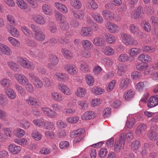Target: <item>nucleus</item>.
<instances>
[{
  "label": "nucleus",
  "mask_w": 158,
  "mask_h": 158,
  "mask_svg": "<svg viewBox=\"0 0 158 158\" xmlns=\"http://www.w3.org/2000/svg\"><path fill=\"white\" fill-rule=\"evenodd\" d=\"M125 135L124 134L122 133L120 135V138L115 140L114 150L116 152H119L122 149H123L125 143Z\"/></svg>",
  "instance_id": "nucleus-1"
},
{
  "label": "nucleus",
  "mask_w": 158,
  "mask_h": 158,
  "mask_svg": "<svg viewBox=\"0 0 158 158\" xmlns=\"http://www.w3.org/2000/svg\"><path fill=\"white\" fill-rule=\"evenodd\" d=\"M122 38V40L124 44L126 46L131 45L133 44L136 45L138 42L130 35L123 33L121 34Z\"/></svg>",
  "instance_id": "nucleus-2"
},
{
  "label": "nucleus",
  "mask_w": 158,
  "mask_h": 158,
  "mask_svg": "<svg viewBox=\"0 0 158 158\" xmlns=\"http://www.w3.org/2000/svg\"><path fill=\"white\" fill-rule=\"evenodd\" d=\"M84 131L82 129H78L76 131H72L71 133V136L75 138L73 140V142L77 143L80 141L83 138L82 134Z\"/></svg>",
  "instance_id": "nucleus-3"
},
{
  "label": "nucleus",
  "mask_w": 158,
  "mask_h": 158,
  "mask_svg": "<svg viewBox=\"0 0 158 158\" xmlns=\"http://www.w3.org/2000/svg\"><path fill=\"white\" fill-rule=\"evenodd\" d=\"M18 62L21 66L25 68L33 69L34 68L32 63L24 58H20L18 60Z\"/></svg>",
  "instance_id": "nucleus-4"
},
{
  "label": "nucleus",
  "mask_w": 158,
  "mask_h": 158,
  "mask_svg": "<svg viewBox=\"0 0 158 158\" xmlns=\"http://www.w3.org/2000/svg\"><path fill=\"white\" fill-rule=\"evenodd\" d=\"M41 110L45 115L50 118H56L57 116L56 112L49 108L42 107Z\"/></svg>",
  "instance_id": "nucleus-5"
},
{
  "label": "nucleus",
  "mask_w": 158,
  "mask_h": 158,
  "mask_svg": "<svg viewBox=\"0 0 158 158\" xmlns=\"http://www.w3.org/2000/svg\"><path fill=\"white\" fill-rule=\"evenodd\" d=\"M136 68L137 70L140 71H144V74L148 75L149 74L150 71V68L148 67V64H143L141 63H138L136 65Z\"/></svg>",
  "instance_id": "nucleus-6"
},
{
  "label": "nucleus",
  "mask_w": 158,
  "mask_h": 158,
  "mask_svg": "<svg viewBox=\"0 0 158 158\" xmlns=\"http://www.w3.org/2000/svg\"><path fill=\"white\" fill-rule=\"evenodd\" d=\"M64 69L69 74L72 75L77 74L78 72L77 69L74 64H67L65 65Z\"/></svg>",
  "instance_id": "nucleus-7"
},
{
  "label": "nucleus",
  "mask_w": 158,
  "mask_h": 158,
  "mask_svg": "<svg viewBox=\"0 0 158 158\" xmlns=\"http://www.w3.org/2000/svg\"><path fill=\"white\" fill-rule=\"evenodd\" d=\"M106 27L108 31L112 33H115L118 32L120 28L115 23L109 22L107 23Z\"/></svg>",
  "instance_id": "nucleus-8"
},
{
  "label": "nucleus",
  "mask_w": 158,
  "mask_h": 158,
  "mask_svg": "<svg viewBox=\"0 0 158 158\" xmlns=\"http://www.w3.org/2000/svg\"><path fill=\"white\" fill-rule=\"evenodd\" d=\"M147 136L149 139L152 141H155L158 139V135L156 133V130L152 127H150L147 133Z\"/></svg>",
  "instance_id": "nucleus-9"
},
{
  "label": "nucleus",
  "mask_w": 158,
  "mask_h": 158,
  "mask_svg": "<svg viewBox=\"0 0 158 158\" xmlns=\"http://www.w3.org/2000/svg\"><path fill=\"white\" fill-rule=\"evenodd\" d=\"M32 19L36 23L41 25L45 24L46 20L42 16L37 14H34L32 16Z\"/></svg>",
  "instance_id": "nucleus-10"
},
{
  "label": "nucleus",
  "mask_w": 158,
  "mask_h": 158,
  "mask_svg": "<svg viewBox=\"0 0 158 158\" xmlns=\"http://www.w3.org/2000/svg\"><path fill=\"white\" fill-rule=\"evenodd\" d=\"M141 52L140 49L135 48H131L128 51V54L131 57L129 60L132 61L135 59V57Z\"/></svg>",
  "instance_id": "nucleus-11"
},
{
  "label": "nucleus",
  "mask_w": 158,
  "mask_h": 158,
  "mask_svg": "<svg viewBox=\"0 0 158 158\" xmlns=\"http://www.w3.org/2000/svg\"><path fill=\"white\" fill-rule=\"evenodd\" d=\"M80 34L82 36L89 37L93 34L91 29L89 27H83L80 31Z\"/></svg>",
  "instance_id": "nucleus-12"
},
{
  "label": "nucleus",
  "mask_w": 158,
  "mask_h": 158,
  "mask_svg": "<svg viewBox=\"0 0 158 158\" xmlns=\"http://www.w3.org/2000/svg\"><path fill=\"white\" fill-rule=\"evenodd\" d=\"M54 77L61 82H65L68 80V77L65 73L57 72L54 74Z\"/></svg>",
  "instance_id": "nucleus-13"
},
{
  "label": "nucleus",
  "mask_w": 158,
  "mask_h": 158,
  "mask_svg": "<svg viewBox=\"0 0 158 158\" xmlns=\"http://www.w3.org/2000/svg\"><path fill=\"white\" fill-rule=\"evenodd\" d=\"M102 15L104 18L106 20L113 21L115 19V15L109 11L104 10L102 11Z\"/></svg>",
  "instance_id": "nucleus-14"
},
{
  "label": "nucleus",
  "mask_w": 158,
  "mask_h": 158,
  "mask_svg": "<svg viewBox=\"0 0 158 158\" xmlns=\"http://www.w3.org/2000/svg\"><path fill=\"white\" fill-rule=\"evenodd\" d=\"M58 87L59 89L65 94L68 95L71 94V92L70 89L64 84L60 83L58 84Z\"/></svg>",
  "instance_id": "nucleus-15"
},
{
  "label": "nucleus",
  "mask_w": 158,
  "mask_h": 158,
  "mask_svg": "<svg viewBox=\"0 0 158 158\" xmlns=\"http://www.w3.org/2000/svg\"><path fill=\"white\" fill-rule=\"evenodd\" d=\"M26 102L28 105L31 106L35 105L40 106L41 104L40 102L38 99L32 96L29 97L26 100Z\"/></svg>",
  "instance_id": "nucleus-16"
},
{
  "label": "nucleus",
  "mask_w": 158,
  "mask_h": 158,
  "mask_svg": "<svg viewBox=\"0 0 158 158\" xmlns=\"http://www.w3.org/2000/svg\"><path fill=\"white\" fill-rule=\"evenodd\" d=\"M158 104V95L151 97L148 102V107L152 108Z\"/></svg>",
  "instance_id": "nucleus-17"
},
{
  "label": "nucleus",
  "mask_w": 158,
  "mask_h": 158,
  "mask_svg": "<svg viewBox=\"0 0 158 158\" xmlns=\"http://www.w3.org/2000/svg\"><path fill=\"white\" fill-rule=\"evenodd\" d=\"M154 147V145L152 144L145 143H144L142 148V151L141 152V154L143 156H146L148 153L151 149H152Z\"/></svg>",
  "instance_id": "nucleus-18"
},
{
  "label": "nucleus",
  "mask_w": 158,
  "mask_h": 158,
  "mask_svg": "<svg viewBox=\"0 0 158 158\" xmlns=\"http://www.w3.org/2000/svg\"><path fill=\"white\" fill-rule=\"evenodd\" d=\"M96 116V114L94 112L87 111L81 116V118L83 120H88L94 118Z\"/></svg>",
  "instance_id": "nucleus-19"
},
{
  "label": "nucleus",
  "mask_w": 158,
  "mask_h": 158,
  "mask_svg": "<svg viewBox=\"0 0 158 158\" xmlns=\"http://www.w3.org/2000/svg\"><path fill=\"white\" fill-rule=\"evenodd\" d=\"M14 77L16 81L21 84H23L28 80L24 75L21 73H16Z\"/></svg>",
  "instance_id": "nucleus-20"
},
{
  "label": "nucleus",
  "mask_w": 158,
  "mask_h": 158,
  "mask_svg": "<svg viewBox=\"0 0 158 158\" xmlns=\"http://www.w3.org/2000/svg\"><path fill=\"white\" fill-rule=\"evenodd\" d=\"M130 82V80L127 78L122 79L119 84V88L121 89H126L128 88Z\"/></svg>",
  "instance_id": "nucleus-21"
},
{
  "label": "nucleus",
  "mask_w": 158,
  "mask_h": 158,
  "mask_svg": "<svg viewBox=\"0 0 158 158\" xmlns=\"http://www.w3.org/2000/svg\"><path fill=\"white\" fill-rule=\"evenodd\" d=\"M87 91L86 89L84 88L79 87H77L75 94L77 97L83 98L84 97L86 94Z\"/></svg>",
  "instance_id": "nucleus-22"
},
{
  "label": "nucleus",
  "mask_w": 158,
  "mask_h": 158,
  "mask_svg": "<svg viewBox=\"0 0 158 158\" xmlns=\"http://www.w3.org/2000/svg\"><path fill=\"white\" fill-rule=\"evenodd\" d=\"M92 42L95 45L97 46H102L105 44V40L101 37H96L93 40Z\"/></svg>",
  "instance_id": "nucleus-23"
},
{
  "label": "nucleus",
  "mask_w": 158,
  "mask_h": 158,
  "mask_svg": "<svg viewBox=\"0 0 158 158\" xmlns=\"http://www.w3.org/2000/svg\"><path fill=\"white\" fill-rule=\"evenodd\" d=\"M7 65L10 69L15 72H18L20 70L19 65L14 61H10L8 62Z\"/></svg>",
  "instance_id": "nucleus-24"
},
{
  "label": "nucleus",
  "mask_w": 158,
  "mask_h": 158,
  "mask_svg": "<svg viewBox=\"0 0 158 158\" xmlns=\"http://www.w3.org/2000/svg\"><path fill=\"white\" fill-rule=\"evenodd\" d=\"M33 37L35 40L38 41H42L45 39V36L44 33L41 31H39L32 35Z\"/></svg>",
  "instance_id": "nucleus-25"
},
{
  "label": "nucleus",
  "mask_w": 158,
  "mask_h": 158,
  "mask_svg": "<svg viewBox=\"0 0 158 158\" xmlns=\"http://www.w3.org/2000/svg\"><path fill=\"white\" fill-rule=\"evenodd\" d=\"M8 148L11 152L15 154H18L21 150V148L19 146L13 144L10 145L8 146Z\"/></svg>",
  "instance_id": "nucleus-26"
},
{
  "label": "nucleus",
  "mask_w": 158,
  "mask_h": 158,
  "mask_svg": "<svg viewBox=\"0 0 158 158\" xmlns=\"http://www.w3.org/2000/svg\"><path fill=\"white\" fill-rule=\"evenodd\" d=\"M10 28L8 29V31L11 35L15 37L19 38L20 36L19 31L15 27L10 25Z\"/></svg>",
  "instance_id": "nucleus-27"
},
{
  "label": "nucleus",
  "mask_w": 158,
  "mask_h": 158,
  "mask_svg": "<svg viewBox=\"0 0 158 158\" xmlns=\"http://www.w3.org/2000/svg\"><path fill=\"white\" fill-rule=\"evenodd\" d=\"M52 98L57 102H61L63 100L62 94L57 92H52L51 93Z\"/></svg>",
  "instance_id": "nucleus-28"
},
{
  "label": "nucleus",
  "mask_w": 158,
  "mask_h": 158,
  "mask_svg": "<svg viewBox=\"0 0 158 158\" xmlns=\"http://www.w3.org/2000/svg\"><path fill=\"white\" fill-rule=\"evenodd\" d=\"M135 94V91L133 90L128 89L124 93V97L125 100L129 101L134 97Z\"/></svg>",
  "instance_id": "nucleus-29"
},
{
  "label": "nucleus",
  "mask_w": 158,
  "mask_h": 158,
  "mask_svg": "<svg viewBox=\"0 0 158 158\" xmlns=\"http://www.w3.org/2000/svg\"><path fill=\"white\" fill-rule=\"evenodd\" d=\"M142 9V8L141 6H139L134 12L131 15L132 17L137 19L143 16V13Z\"/></svg>",
  "instance_id": "nucleus-30"
},
{
  "label": "nucleus",
  "mask_w": 158,
  "mask_h": 158,
  "mask_svg": "<svg viewBox=\"0 0 158 158\" xmlns=\"http://www.w3.org/2000/svg\"><path fill=\"white\" fill-rule=\"evenodd\" d=\"M81 44L83 48L86 50H90L93 46L91 42L86 40H83L81 42Z\"/></svg>",
  "instance_id": "nucleus-31"
},
{
  "label": "nucleus",
  "mask_w": 158,
  "mask_h": 158,
  "mask_svg": "<svg viewBox=\"0 0 158 158\" xmlns=\"http://www.w3.org/2000/svg\"><path fill=\"white\" fill-rule=\"evenodd\" d=\"M55 6L60 11L64 13H66L68 11L67 7L64 5L58 2L55 3Z\"/></svg>",
  "instance_id": "nucleus-32"
},
{
  "label": "nucleus",
  "mask_w": 158,
  "mask_h": 158,
  "mask_svg": "<svg viewBox=\"0 0 158 158\" xmlns=\"http://www.w3.org/2000/svg\"><path fill=\"white\" fill-rule=\"evenodd\" d=\"M5 93L8 98L10 99H14L16 97V93L13 89L11 88H9L6 89Z\"/></svg>",
  "instance_id": "nucleus-33"
},
{
  "label": "nucleus",
  "mask_w": 158,
  "mask_h": 158,
  "mask_svg": "<svg viewBox=\"0 0 158 158\" xmlns=\"http://www.w3.org/2000/svg\"><path fill=\"white\" fill-rule=\"evenodd\" d=\"M148 85V82L147 81L140 82L136 84L135 88L138 91H141L143 90L144 88L147 86Z\"/></svg>",
  "instance_id": "nucleus-34"
},
{
  "label": "nucleus",
  "mask_w": 158,
  "mask_h": 158,
  "mask_svg": "<svg viewBox=\"0 0 158 158\" xmlns=\"http://www.w3.org/2000/svg\"><path fill=\"white\" fill-rule=\"evenodd\" d=\"M73 15L75 19L82 20L85 16V14L81 10H77L73 12Z\"/></svg>",
  "instance_id": "nucleus-35"
},
{
  "label": "nucleus",
  "mask_w": 158,
  "mask_h": 158,
  "mask_svg": "<svg viewBox=\"0 0 158 158\" xmlns=\"http://www.w3.org/2000/svg\"><path fill=\"white\" fill-rule=\"evenodd\" d=\"M33 123L35 126L42 128L45 124V120L42 118L36 119L33 121Z\"/></svg>",
  "instance_id": "nucleus-36"
},
{
  "label": "nucleus",
  "mask_w": 158,
  "mask_h": 158,
  "mask_svg": "<svg viewBox=\"0 0 158 158\" xmlns=\"http://www.w3.org/2000/svg\"><path fill=\"white\" fill-rule=\"evenodd\" d=\"M18 121L20 126L24 129H27L30 126V123L26 120L20 119Z\"/></svg>",
  "instance_id": "nucleus-37"
},
{
  "label": "nucleus",
  "mask_w": 158,
  "mask_h": 158,
  "mask_svg": "<svg viewBox=\"0 0 158 158\" xmlns=\"http://www.w3.org/2000/svg\"><path fill=\"white\" fill-rule=\"evenodd\" d=\"M127 69L126 65L124 64H121L118 67L117 74L118 76H121L124 74Z\"/></svg>",
  "instance_id": "nucleus-38"
},
{
  "label": "nucleus",
  "mask_w": 158,
  "mask_h": 158,
  "mask_svg": "<svg viewBox=\"0 0 158 158\" xmlns=\"http://www.w3.org/2000/svg\"><path fill=\"white\" fill-rule=\"evenodd\" d=\"M80 68L81 71L84 73H88L90 72V69L88 64L85 62L81 64Z\"/></svg>",
  "instance_id": "nucleus-39"
},
{
  "label": "nucleus",
  "mask_w": 158,
  "mask_h": 158,
  "mask_svg": "<svg viewBox=\"0 0 158 158\" xmlns=\"http://www.w3.org/2000/svg\"><path fill=\"white\" fill-rule=\"evenodd\" d=\"M92 17L94 20L98 23L102 24L104 22L103 18L99 14L94 13L92 15Z\"/></svg>",
  "instance_id": "nucleus-40"
},
{
  "label": "nucleus",
  "mask_w": 158,
  "mask_h": 158,
  "mask_svg": "<svg viewBox=\"0 0 158 158\" xmlns=\"http://www.w3.org/2000/svg\"><path fill=\"white\" fill-rule=\"evenodd\" d=\"M116 40V37L114 35L111 34L107 35L105 36L106 41L110 44H114Z\"/></svg>",
  "instance_id": "nucleus-41"
},
{
  "label": "nucleus",
  "mask_w": 158,
  "mask_h": 158,
  "mask_svg": "<svg viewBox=\"0 0 158 158\" xmlns=\"http://www.w3.org/2000/svg\"><path fill=\"white\" fill-rule=\"evenodd\" d=\"M11 81L8 78H2L0 81V83L3 87H10L11 86Z\"/></svg>",
  "instance_id": "nucleus-42"
},
{
  "label": "nucleus",
  "mask_w": 158,
  "mask_h": 158,
  "mask_svg": "<svg viewBox=\"0 0 158 158\" xmlns=\"http://www.w3.org/2000/svg\"><path fill=\"white\" fill-rule=\"evenodd\" d=\"M55 16L58 23H60L64 21V17L58 11H56L55 12Z\"/></svg>",
  "instance_id": "nucleus-43"
},
{
  "label": "nucleus",
  "mask_w": 158,
  "mask_h": 158,
  "mask_svg": "<svg viewBox=\"0 0 158 158\" xmlns=\"http://www.w3.org/2000/svg\"><path fill=\"white\" fill-rule=\"evenodd\" d=\"M16 2L18 6L22 10H25L28 7L27 4L24 0H17Z\"/></svg>",
  "instance_id": "nucleus-44"
},
{
  "label": "nucleus",
  "mask_w": 158,
  "mask_h": 158,
  "mask_svg": "<svg viewBox=\"0 0 158 158\" xmlns=\"http://www.w3.org/2000/svg\"><path fill=\"white\" fill-rule=\"evenodd\" d=\"M71 6L76 9H79L81 6L82 4L80 0H70Z\"/></svg>",
  "instance_id": "nucleus-45"
},
{
  "label": "nucleus",
  "mask_w": 158,
  "mask_h": 158,
  "mask_svg": "<svg viewBox=\"0 0 158 158\" xmlns=\"http://www.w3.org/2000/svg\"><path fill=\"white\" fill-rule=\"evenodd\" d=\"M8 103V100L4 94H0V106H5L7 105Z\"/></svg>",
  "instance_id": "nucleus-46"
},
{
  "label": "nucleus",
  "mask_w": 158,
  "mask_h": 158,
  "mask_svg": "<svg viewBox=\"0 0 158 158\" xmlns=\"http://www.w3.org/2000/svg\"><path fill=\"white\" fill-rule=\"evenodd\" d=\"M103 52L107 55H112L114 53V51L112 48L109 46H106L103 49Z\"/></svg>",
  "instance_id": "nucleus-47"
},
{
  "label": "nucleus",
  "mask_w": 158,
  "mask_h": 158,
  "mask_svg": "<svg viewBox=\"0 0 158 158\" xmlns=\"http://www.w3.org/2000/svg\"><path fill=\"white\" fill-rule=\"evenodd\" d=\"M42 9L43 12L45 14L49 15L52 13L50 6L47 4H44L42 6Z\"/></svg>",
  "instance_id": "nucleus-48"
},
{
  "label": "nucleus",
  "mask_w": 158,
  "mask_h": 158,
  "mask_svg": "<svg viewBox=\"0 0 158 158\" xmlns=\"http://www.w3.org/2000/svg\"><path fill=\"white\" fill-rule=\"evenodd\" d=\"M32 82L34 85L37 88H41L43 86L42 81L38 77Z\"/></svg>",
  "instance_id": "nucleus-49"
},
{
  "label": "nucleus",
  "mask_w": 158,
  "mask_h": 158,
  "mask_svg": "<svg viewBox=\"0 0 158 158\" xmlns=\"http://www.w3.org/2000/svg\"><path fill=\"white\" fill-rule=\"evenodd\" d=\"M23 84L25 85V88L27 91L31 93H32L33 92V87L32 85L29 82L28 79Z\"/></svg>",
  "instance_id": "nucleus-50"
},
{
  "label": "nucleus",
  "mask_w": 158,
  "mask_h": 158,
  "mask_svg": "<svg viewBox=\"0 0 158 158\" xmlns=\"http://www.w3.org/2000/svg\"><path fill=\"white\" fill-rule=\"evenodd\" d=\"M140 142L138 140L133 141L131 144V149L134 151L137 150L140 147Z\"/></svg>",
  "instance_id": "nucleus-51"
},
{
  "label": "nucleus",
  "mask_w": 158,
  "mask_h": 158,
  "mask_svg": "<svg viewBox=\"0 0 158 158\" xmlns=\"http://www.w3.org/2000/svg\"><path fill=\"white\" fill-rule=\"evenodd\" d=\"M51 107L55 111L61 112L63 109L62 106L59 103H53L52 104Z\"/></svg>",
  "instance_id": "nucleus-52"
},
{
  "label": "nucleus",
  "mask_w": 158,
  "mask_h": 158,
  "mask_svg": "<svg viewBox=\"0 0 158 158\" xmlns=\"http://www.w3.org/2000/svg\"><path fill=\"white\" fill-rule=\"evenodd\" d=\"M8 40L10 44L15 47H18L20 45L19 41L13 37H9L8 38Z\"/></svg>",
  "instance_id": "nucleus-53"
},
{
  "label": "nucleus",
  "mask_w": 158,
  "mask_h": 158,
  "mask_svg": "<svg viewBox=\"0 0 158 158\" xmlns=\"http://www.w3.org/2000/svg\"><path fill=\"white\" fill-rule=\"evenodd\" d=\"M85 79L89 85L92 86L94 84V81L93 77L90 74H86L85 76Z\"/></svg>",
  "instance_id": "nucleus-54"
},
{
  "label": "nucleus",
  "mask_w": 158,
  "mask_h": 158,
  "mask_svg": "<svg viewBox=\"0 0 158 158\" xmlns=\"http://www.w3.org/2000/svg\"><path fill=\"white\" fill-rule=\"evenodd\" d=\"M21 31L27 36L32 37V35L31 32L25 26H22L20 28Z\"/></svg>",
  "instance_id": "nucleus-55"
},
{
  "label": "nucleus",
  "mask_w": 158,
  "mask_h": 158,
  "mask_svg": "<svg viewBox=\"0 0 158 158\" xmlns=\"http://www.w3.org/2000/svg\"><path fill=\"white\" fill-rule=\"evenodd\" d=\"M87 6L89 8H92L94 10L96 9L98 7L97 3L93 0H89L87 3Z\"/></svg>",
  "instance_id": "nucleus-56"
},
{
  "label": "nucleus",
  "mask_w": 158,
  "mask_h": 158,
  "mask_svg": "<svg viewBox=\"0 0 158 158\" xmlns=\"http://www.w3.org/2000/svg\"><path fill=\"white\" fill-rule=\"evenodd\" d=\"M147 127L145 124H139L137 128L136 132L138 134H140L143 132Z\"/></svg>",
  "instance_id": "nucleus-57"
},
{
  "label": "nucleus",
  "mask_w": 158,
  "mask_h": 158,
  "mask_svg": "<svg viewBox=\"0 0 158 158\" xmlns=\"http://www.w3.org/2000/svg\"><path fill=\"white\" fill-rule=\"evenodd\" d=\"M44 135L46 138H50L53 140L55 139L56 137V134L52 131H46L45 132Z\"/></svg>",
  "instance_id": "nucleus-58"
},
{
  "label": "nucleus",
  "mask_w": 158,
  "mask_h": 158,
  "mask_svg": "<svg viewBox=\"0 0 158 158\" xmlns=\"http://www.w3.org/2000/svg\"><path fill=\"white\" fill-rule=\"evenodd\" d=\"M2 50V54H3L7 56L11 55L12 54V52L8 46L4 44Z\"/></svg>",
  "instance_id": "nucleus-59"
},
{
  "label": "nucleus",
  "mask_w": 158,
  "mask_h": 158,
  "mask_svg": "<svg viewBox=\"0 0 158 158\" xmlns=\"http://www.w3.org/2000/svg\"><path fill=\"white\" fill-rule=\"evenodd\" d=\"M129 58V57L127 54H122L119 56L118 60L120 62H126L128 60Z\"/></svg>",
  "instance_id": "nucleus-60"
},
{
  "label": "nucleus",
  "mask_w": 158,
  "mask_h": 158,
  "mask_svg": "<svg viewBox=\"0 0 158 158\" xmlns=\"http://www.w3.org/2000/svg\"><path fill=\"white\" fill-rule=\"evenodd\" d=\"M91 92L96 94L100 95L102 94L104 90L101 88L94 87L91 89Z\"/></svg>",
  "instance_id": "nucleus-61"
},
{
  "label": "nucleus",
  "mask_w": 158,
  "mask_h": 158,
  "mask_svg": "<svg viewBox=\"0 0 158 158\" xmlns=\"http://www.w3.org/2000/svg\"><path fill=\"white\" fill-rule=\"evenodd\" d=\"M135 123V119L132 118L129 120L127 121L125 126L127 128H131L133 127Z\"/></svg>",
  "instance_id": "nucleus-62"
},
{
  "label": "nucleus",
  "mask_w": 158,
  "mask_h": 158,
  "mask_svg": "<svg viewBox=\"0 0 158 158\" xmlns=\"http://www.w3.org/2000/svg\"><path fill=\"white\" fill-rule=\"evenodd\" d=\"M32 136L36 140H40L42 137V135L41 133L37 131H34L33 132Z\"/></svg>",
  "instance_id": "nucleus-63"
},
{
  "label": "nucleus",
  "mask_w": 158,
  "mask_h": 158,
  "mask_svg": "<svg viewBox=\"0 0 158 158\" xmlns=\"http://www.w3.org/2000/svg\"><path fill=\"white\" fill-rule=\"evenodd\" d=\"M141 24L145 31L147 32H149L150 31L151 26L148 22L146 21H143Z\"/></svg>",
  "instance_id": "nucleus-64"
}]
</instances>
